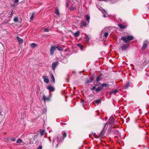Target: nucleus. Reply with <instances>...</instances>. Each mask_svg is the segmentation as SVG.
<instances>
[{
    "label": "nucleus",
    "instance_id": "33",
    "mask_svg": "<svg viewBox=\"0 0 149 149\" xmlns=\"http://www.w3.org/2000/svg\"><path fill=\"white\" fill-rule=\"evenodd\" d=\"M14 21L15 22H17L18 21V18L17 17H15L14 19Z\"/></svg>",
    "mask_w": 149,
    "mask_h": 149
},
{
    "label": "nucleus",
    "instance_id": "8",
    "mask_svg": "<svg viewBox=\"0 0 149 149\" xmlns=\"http://www.w3.org/2000/svg\"><path fill=\"white\" fill-rule=\"evenodd\" d=\"M129 45H130L129 43H127L126 44H123V46L121 47L122 50L123 51L125 50L128 48Z\"/></svg>",
    "mask_w": 149,
    "mask_h": 149
},
{
    "label": "nucleus",
    "instance_id": "7",
    "mask_svg": "<svg viewBox=\"0 0 149 149\" xmlns=\"http://www.w3.org/2000/svg\"><path fill=\"white\" fill-rule=\"evenodd\" d=\"M56 49L55 47H54V46H52L50 49V54L51 55H52L54 52L56 51Z\"/></svg>",
    "mask_w": 149,
    "mask_h": 149
},
{
    "label": "nucleus",
    "instance_id": "23",
    "mask_svg": "<svg viewBox=\"0 0 149 149\" xmlns=\"http://www.w3.org/2000/svg\"><path fill=\"white\" fill-rule=\"evenodd\" d=\"M80 32L79 31H77L74 33V35L75 36L78 37L79 36Z\"/></svg>",
    "mask_w": 149,
    "mask_h": 149
},
{
    "label": "nucleus",
    "instance_id": "12",
    "mask_svg": "<svg viewBox=\"0 0 149 149\" xmlns=\"http://www.w3.org/2000/svg\"><path fill=\"white\" fill-rule=\"evenodd\" d=\"M118 92V90H114L111 91L109 92V93L110 95H111L112 94H115L116 93Z\"/></svg>",
    "mask_w": 149,
    "mask_h": 149
},
{
    "label": "nucleus",
    "instance_id": "43",
    "mask_svg": "<svg viewBox=\"0 0 149 149\" xmlns=\"http://www.w3.org/2000/svg\"><path fill=\"white\" fill-rule=\"evenodd\" d=\"M82 105L84 106V102H82Z\"/></svg>",
    "mask_w": 149,
    "mask_h": 149
},
{
    "label": "nucleus",
    "instance_id": "36",
    "mask_svg": "<svg viewBox=\"0 0 149 149\" xmlns=\"http://www.w3.org/2000/svg\"><path fill=\"white\" fill-rule=\"evenodd\" d=\"M49 31V29L48 28L47 29H44V32H48Z\"/></svg>",
    "mask_w": 149,
    "mask_h": 149
},
{
    "label": "nucleus",
    "instance_id": "35",
    "mask_svg": "<svg viewBox=\"0 0 149 149\" xmlns=\"http://www.w3.org/2000/svg\"><path fill=\"white\" fill-rule=\"evenodd\" d=\"M130 86V83L129 82H128L127 83V85L126 86L125 88H128Z\"/></svg>",
    "mask_w": 149,
    "mask_h": 149
},
{
    "label": "nucleus",
    "instance_id": "32",
    "mask_svg": "<svg viewBox=\"0 0 149 149\" xmlns=\"http://www.w3.org/2000/svg\"><path fill=\"white\" fill-rule=\"evenodd\" d=\"M101 80V79L99 77H97L96 78V80L97 82L99 81L100 80Z\"/></svg>",
    "mask_w": 149,
    "mask_h": 149
},
{
    "label": "nucleus",
    "instance_id": "28",
    "mask_svg": "<svg viewBox=\"0 0 149 149\" xmlns=\"http://www.w3.org/2000/svg\"><path fill=\"white\" fill-rule=\"evenodd\" d=\"M101 85L103 87H107L108 86V85L106 84H103Z\"/></svg>",
    "mask_w": 149,
    "mask_h": 149
},
{
    "label": "nucleus",
    "instance_id": "37",
    "mask_svg": "<svg viewBox=\"0 0 149 149\" xmlns=\"http://www.w3.org/2000/svg\"><path fill=\"white\" fill-rule=\"evenodd\" d=\"M37 149H42V146H39L37 148Z\"/></svg>",
    "mask_w": 149,
    "mask_h": 149
},
{
    "label": "nucleus",
    "instance_id": "9",
    "mask_svg": "<svg viewBox=\"0 0 149 149\" xmlns=\"http://www.w3.org/2000/svg\"><path fill=\"white\" fill-rule=\"evenodd\" d=\"M44 81L45 82L48 83L49 82V80L48 78V77L44 76L43 77Z\"/></svg>",
    "mask_w": 149,
    "mask_h": 149
},
{
    "label": "nucleus",
    "instance_id": "41",
    "mask_svg": "<svg viewBox=\"0 0 149 149\" xmlns=\"http://www.w3.org/2000/svg\"><path fill=\"white\" fill-rule=\"evenodd\" d=\"M48 139H49V141H50V143H51V139H50V137H49V138H48Z\"/></svg>",
    "mask_w": 149,
    "mask_h": 149
},
{
    "label": "nucleus",
    "instance_id": "38",
    "mask_svg": "<svg viewBox=\"0 0 149 149\" xmlns=\"http://www.w3.org/2000/svg\"><path fill=\"white\" fill-rule=\"evenodd\" d=\"M19 0H15L14 1V3H18L19 2Z\"/></svg>",
    "mask_w": 149,
    "mask_h": 149
},
{
    "label": "nucleus",
    "instance_id": "13",
    "mask_svg": "<svg viewBox=\"0 0 149 149\" xmlns=\"http://www.w3.org/2000/svg\"><path fill=\"white\" fill-rule=\"evenodd\" d=\"M47 89L51 91H54V88L51 86H49L47 87Z\"/></svg>",
    "mask_w": 149,
    "mask_h": 149
},
{
    "label": "nucleus",
    "instance_id": "30",
    "mask_svg": "<svg viewBox=\"0 0 149 149\" xmlns=\"http://www.w3.org/2000/svg\"><path fill=\"white\" fill-rule=\"evenodd\" d=\"M35 15V13H32L30 17V19L31 20H32L33 19V18L34 17V15Z\"/></svg>",
    "mask_w": 149,
    "mask_h": 149
},
{
    "label": "nucleus",
    "instance_id": "44",
    "mask_svg": "<svg viewBox=\"0 0 149 149\" xmlns=\"http://www.w3.org/2000/svg\"><path fill=\"white\" fill-rule=\"evenodd\" d=\"M70 10H72L73 9V8H70Z\"/></svg>",
    "mask_w": 149,
    "mask_h": 149
},
{
    "label": "nucleus",
    "instance_id": "27",
    "mask_svg": "<svg viewBox=\"0 0 149 149\" xmlns=\"http://www.w3.org/2000/svg\"><path fill=\"white\" fill-rule=\"evenodd\" d=\"M55 13L57 15H59L60 13L58 9H56L55 10Z\"/></svg>",
    "mask_w": 149,
    "mask_h": 149
},
{
    "label": "nucleus",
    "instance_id": "22",
    "mask_svg": "<svg viewBox=\"0 0 149 149\" xmlns=\"http://www.w3.org/2000/svg\"><path fill=\"white\" fill-rule=\"evenodd\" d=\"M81 25L82 26H86L87 25V23L85 21H83L81 23Z\"/></svg>",
    "mask_w": 149,
    "mask_h": 149
},
{
    "label": "nucleus",
    "instance_id": "3",
    "mask_svg": "<svg viewBox=\"0 0 149 149\" xmlns=\"http://www.w3.org/2000/svg\"><path fill=\"white\" fill-rule=\"evenodd\" d=\"M114 118L112 117H111L105 124H106V125L107 124L108 125H110L111 126H112L114 124Z\"/></svg>",
    "mask_w": 149,
    "mask_h": 149
},
{
    "label": "nucleus",
    "instance_id": "2",
    "mask_svg": "<svg viewBox=\"0 0 149 149\" xmlns=\"http://www.w3.org/2000/svg\"><path fill=\"white\" fill-rule=\"evenodd\" d=\"M133 37L132 36H129L127 37L123 36L121 38V40L124 41L125 42L127 43L133 40Z\"/></svg>",
    "mask_w": 149,
    "mask_h": 149
},
{
    "label": "nucleus",
    "instance_id": "6",
    "mask_svg": "<svg viewBox=\"0 0 149 149\" xmlns=\"http://www.w3.org/2000/svg\"><path fill=\"white\" fill-rule=\"evenodd\" d=\"M59 62L58 61L53 62L52 64V68L53 70H54L57 66L58 65Z\"/></svg>",
    "mask_w": 149,
    "mask_h": 149
},
{
    "label": "nucleus",
    "instance_id": "34",
    "mask_svg": "<svg viewBox=\"0 0 149 149\" xmlns=\"http://www.w3.org/2000/svg\"><path fill=\"white\" fill-rule=\"evenodd\" d=\"M86 41V42H88L89 40V38L87 36L85 38Z\"/></svg>",
    "mask_w": 149,
    "mask_h": 149
},
{
    "label": "nucleus",
    "instance_id": "18",
    "mask_svg": "<svg viewBox=\"0 0 149 149\" xmlns=\"http://www.w3.org/2000/svg\"><path fill=\"white\" fill-rule=\"evenodd\" d=\"M102 13L103 14V17H106V14L107 13L106 12L104 9H102Z\"/></svg>",
    "mask_w": 149,
    "mask_h": 149
},
{
    "label": "nucleus",
    "instance_id": "17",
    "mask_svg": "<svg viewBox=\"0 0 149 149\" xmlns=\"http://www.w3.org/2000/svg\"><path fill=\"white\" fill-rule=\"evenodd\" d=\"M86 20L88 22V23H89V20L90 19V16L88 15H86L85 16Z\"/></svg>",
    "mask_w": 149,
    "mask_h": 149
},
{
    "label": "nucleus",
    "instance_id": "5",
    "mask_svg": "<svg viewBox=\"0 0 149 149\" xmlns=\"http://www.w3.org/2000/svg\"><path fill=\"white\" fill-rule=\"evenodd\" d=\"M107 127V126L106 127V124H104V128H103V130H102L101 131V132L100 133V137L101 138H102L104 136L105 130H106Z\"/></svg>",
    "mask_w": 149,
    "mask_h": 149
},
{
    "label": "nucleus",
    "instance_id": "42",
    "mask_svg": "<svg viewBox=\"0 0 149 149\" xmlns=\"http://www.w3.org/2000/svg\"><path fill=\"white\" fill-rule=\"evenodd\" d=\"M68 2H67L66 3V6L68 7Z\"/></svg>",
    "mask_w": 149,
    "mask_h": 149
},
{
    "label": "nucleus",
    "instance_id": "45",
    "mask_svg": "<svg viewBox=\"0 0 149 149\" xmlns=\"http://www.w3.org/2000/svg\"><path fill=\"white\" fill-rule=\"evenodd\" d=\"M102 1H106L107 0H102Z\"/></svg>",
    "mask_w": 149,
    "mask_h": 149
},
{
    "label": "nucleus",
    "instance_id": "21",
    "mask_svg": "<svg viewBox=\"0 0 149 149\" xmlns=\"http://www.w3.org/2000/svg\"><path fill=\"white\" fill-rule=\"evenodd\" d=\"M102 89V87L101 86H100L98 87L96 89V91L97 92H99L100 91V90H101Z\"/></svg>",
    "mask_w": 149,
    "mask_h": 149
},
{
    "label": "nucleus",
    "instance_id": "11",
    "mask_svg": "<svg viewBox=\"0 0 149 149\" xmlns=\"http://www.w3.org/2000/svg\"><path fill=\"white\" fill-rule=\"evenodd\" d=\"M42 100H43L44 102H45L47 101H49V97H46L45 95H43L42 97Z\"/></svg>",
    "mask_w": 149,
    "mask_h": 149
},
{
    "label": "nucleus",
    "instance_id": "19",
    "mask_svg": "<svg viewBox=\"0 0 149 149\" xmlns=\"http://www.w3.org/2000/svg\"><path fill=\"white\" fill-rule=\"evenodd\" d=\"M30 45L31 47L34 48L36 47L37 45L35 43H32Z\"/></svg>",
    "mask_w": 149,
    "mask_h": 149
},
{
    "label": "nucleus",
    "instance_id": "20",
    "mask_svg": "<svg viewBox=\"0 0 149 149\" xmlns=\"http://www.w3.org/2000/svg\"><path fill=\"white\" fill-rule=\"evenodd\" d=\"M50 75L51 76V79L52 80L53 82L54 83L55 82V80L53 75L52 74H51Z\"/></svg>",
    "mask_w": 149,
    "mask_h": 149
},
{
    "label": "nucleus",
    "instance_id": "29",
    "mask_svg": "<svg viewBox=\"0 0 149 149\" xmlns=\"http://www.w3.org/2000/svg\"><path fill=\"white\" fill-rule=\"evenodd\" d=\"M22 142V140L21 139H19L17 141L16 143H21Z\"/></svg>",
    "mask_w": 149,
    "mask_h": 149
},
{
    "label": "nucleus",
    "instance_id": "1",
    "mask_svg": "<svg viewBox=\"0 0 149 149\" xmlns=\"http://www.w3.org/2000/svg\"><path fill=\"white\" fill-rule=\"evenodd\" d=\"M64 134H62V135H58V136H55L54 137L53 141V145L56 148H57L59 143L61 141V137L63 136V138H65L66 136V134L64 132Z\"/></svg>",
    "mask_w": 149,
    "mask_h": 149
},
{
    "label": "nucleus",
    "instance_id": "39",
    "mask_svg": "<svg viewBox=\"0 0 149 149\" xmlns=\"http://www.w3.org/2000/svg\"><path fill=\"white\" fill-rule=\"evenodd\" d=\"M15 138L13 137L11 139V140L13 141H14L15 140Z\"/></svg>",
    "mask_w": 149,
    "mask_h": 149
},
{
    "label": "nucleus",
    "instance_id": "24",
    "mask_svg": "<svg viewBox=\"0 0 149 149\" xmlns=\"http://www.w3.org/2000/svg\"><path fill=\"white\" fill-rule=\"evenodd\" d=\"M56 49L57 48L59 51H61L63 50V48L61 47H55Z\"/></svg>",
    "mask_w": 149,
    "mask_h": 149
},
{
    "label": "nucleus",
    "instance_id": "25",
    "mask_svg": "<svg viewBox=\"0 0 149 149\" xmlns=\"http://www.w3.org/2000/svg\"><path fill=\"white\" fill-rule=\"evenodd\" d=\"M101 102V100L100 99H98L95 100V103L98 104Z\"/></svg>",
    "mask_w": 149,
    "mask_h": 149
},
{
    "label": "nucleus",
    "instance_id": "4",
    "mask_svg": "<svg viewBox=\"0 0 149 149\" xmlns=\"http://www.w3.org/2000/svg\"><path fill=\"white\" fill-rule=\"evenodd\" d=\"M109 31V29L108 28H105L104 29H103L102 31V33L103 32H104V36L105 37L107 38L108 35V32Z\"/></svg>",
    "mask_w": 149,
    "mask_h": 149
},
{
    "label": "nucleus",
    "instance_id": "26",
    "mask_svg": "<svg viewBox=\"0 0 149 149\" xmlns=\"http://www.w3.org/2000/svg\"><path fill=\"white\" fill-rule=\"evenodd\" d=\"M77 46L80 48L81 50H82L83 46L81 45L80 44H78Z\"/></svg>",
    "mask_w": 149,
    "mask_h": 149
},
{
    "label": "nucleus",
    "instance_id": "40",
    "mask_svg": "<svg viewBox=\"0 0 149 149\" xmlns=\"http://www.w3.org/2000/svg\"><path fill=\"white\" fill-rule=\"evenodd\" d=\"M95 89V87H93L92 88V90H94V89Z\"/></svg>",
    "mask_w": 149,
    "mask_h": 149
},
{
    "label": "nucleus",
    "instance_id": "10",
    "mask_svg": "<svg viewBox=\"0 0 149 149\" xmlns=\"http://www.w3.org/2000/svg\"><path fill=\"white\" fill-rule=\"evenodd\" d=\"M148 43V42L147 41H145L144 42L143 46L142 48V50L145 49L147 47V45Z\"/></svg>",
    "mask_w": 149,
    "mask_h": 149
},
{
    "label": "nucleus",
    "instance_id": "31",
    "mask_svg": "<svg viewBox=\"0 0 149 149\" xmlns=\"http://www.w3.org/2000/svg\"><path fill=\"white\" fill-rule=\"evenodd\" d=\"M44 133H45V130H43L41 131L40 132V135L41 136L43 135L44 134Z\"/></svg>",
    "mask_w": 149,
    "mask_h": 149
},
{
    "label": "nucleus",
    "instance_id": "14",
    "mask_svg": "<svg viewBox=\"0 0 149 149\" xmlns=\"http://www.w3.org/2000/svg\"><path fill=\"white\" fill-rule=\"evenodd\" d=\"M17 39L19 43H22L23 42V40L20 38L19 37L17 36Z\"/></svg>",
    "mask_w": 149,
    "mask_h": 149
},
{
    "label": "nucleus",
    "instance_id": "16",
    "mask_svg": "<svg viewBox=\"0 0 149 149\" xmlns=\"http://www.w3.org/2000/svg\"><path fill=\"white\" fill-rule=\"evenodd\" d=\"M118 26L120 28L123 29H125L126 28V27L125 26L120 24H118Z\"/></svg>",
    "mask_w": 149,
    "mask_h": 149
},
{
    "label": "nucleus",
    "instance_id": "15",
    "mask_svg": "<svg viewBox=\"0 0 149 149\" xmlns=\"http://www.w3.org/2000/svg\"><path fill=\"white\" fill-rule=\"evenodd\" d=\"M94 79V78H91L89 79L86 80V83H91L92 82Z\"/></svg>",
    "mask_w": 149,
    "mask_h": 149
}]
</instances>
